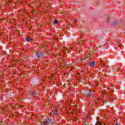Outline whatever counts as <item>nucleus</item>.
Instances as JSON below:
<instances>
[{"label": "nucleus", "mask_w": 125, "mask_h": 125, "mask_svg": "<svg viewBox=\"0 0 125 125\" xmlns=\"http://www.w3.org/2000/svg\"><path fill=\"white\" fill-rule=\"evenodd\" d=\"M94 65H95V62H89V66H90V67H93Z\"/></svg>", "instance_id": "4"}, {"label": "nucleus", "mask_w": 125, "mask_h": 125, "mask_svg": "<svg viewBox=\"0 0 125 125\" xmlns=\"http://www.w3.org/2000/svg\"><path fill=\"white\" fill-rule=\"evenodd\" d=\"M57 55H60V54H57V55H55V58L57 57Z\"/></svg>", "instance_id": "15"}, {"label": "nucleus", "mask_w": 125, "mask_h": 125, "mask_svg": "<svg viewBox=\"0 0 125 125\" xmlns=\"http://www.w3.org/2000/svg\"><path fill=\"white\" fill-rule=\"evenodd\" d=\"M36 125H42V122H38L37 123Z\"/></svg>", "instance_id": "10"}, {"label": "nucleus", "mask_w": 125, "mask_h": 125, "mask_svg": "<svg viewBox=\"0 0 125 125\" xmlns=\"http://www.w3.org/2000/svg\"><path fill=\"white\" fill-rule=\"evenodd\" d=\"M107 21H109V18L107 19Z\"/></svg>", "instance_id": "21"}, {"label": "nucleus", "mask_w": 125, "mask_h": 125, "mask_svg": "<svg viewBox=\"0 0 125 125\" xmlns=\"http://www.w3.org/2000/svg\"><path fill=\"white\" fill-rule=\"evenodd\" d=\"M1 20L3 21V20H5V19H2Z\"/></svg>", "instance_id": "16"}, {"label": "nucleus", "mask_w": 125, "mask_h": 125, "mask_svg": "<svg viewBox=\"0 0 125 125\" xmlns=\"http://www.w3.org/2000/svg\"><path fill=\"white\" fill-rule=\"evenodd\" d=\"M67 50H68V49H67L66 47H62V52H63V53H66L67 52Z\"/></svg>", "instance_id": "2"}, {"label": "nucleus", "mask_w": 125, "mask_h": 125, "mask_svg": "<svg viewBox=\"0 0 125 125\" xmlns=\"http://www.w3.org/2000/svg\"><path fill=\"white\" fill-rule=\"evenodd\" d=\"M58 23V21L57 20H55L54 21V24H57Z\"/></svg>", "instance_id": "9"}, {"label": "nucleus", "mask_w": 125, "mask_h": 125, "mask_svg": "<svg viewBox=\"0 0 125 125\" xmlns=\"http://www.w3.org/2000/svg\"><path fill=\"white\" fill-rule=\"evenodd\" d=\"M120 45L119 46V47H121V45H122V44H120Z\"/></svg>", "instance_id": "17"}, {"label": "nucleus", "mask_w": 125, "mask_h": 125, "mask_svg": "<svg viewBox=\"0 0 125 125\" xmlns=\"http://www.w3.org/2000/svg\"><path fill=\"white\" fill-rule=\"evenodd\" d=\"M18 31H19L20 30H18Z\"/></svg>", "instance_id": "25"}, {"label": "nucleus", "mask_w": 125, "mask_h": 125, "mask_svg": "<svg viewBox=\"0 0 125 125\" xmlns=\"http://www.w3.org/2000/svg\"><path fill=\"white\" fill-rule=\"evenodd\" d=\"M31 95H32V96L35 95V92H32L31 93Z\"/></svg>", "instance_id": "12"}, {"label": "nucleus", "mask_w": 125, "mask_h": 125, "mask_svg": "<svg viewBox=\"0 0 125 125\" xmlns=\"http://www.w3.org/2000/svg\"><path fill=\"white\" fill-rule=\"evenodd\" d=\"M53 77H54V74L52 75L51 76H46L45 79H49V80H50L51 79H53Z\"/></svg>", "instance_id": "5"}, {"label": "nucleus", "mask_w": 125, "mask_h": 125, "mask_svg": "<svg viewBox=\"0 0 125 125\" xmlns=\"http://www.w3.org/2000/svg\"><path fill=\"white\" fill-rule=\"evenodd\" d=\"M42 82H44V79L42 80Z\"/></svg>", "instance_id": "20"}, {"label": "nucleus", "mask_w": 125, "mask_h": 125, "mask_svg": "<svg viewBox=\"0 0 125 125\" xmlns=\"http://www.w3.org/2000/svg\"><path fill=\"white\" fill-rule=\"evenodd\" d=\"M36 55L38 57H42V50L37 52Z\"/></svg>", "instance_id": "1"}, {"label": "nucleus", "mask_w": 125, "mask_h": 125, "mask_svg": "<svg viewBox=\"0 0 125 125\" xmlns=\"http://www.w3.org/2000/svg\"><path fill=\"white\" fill-rule=\"evenodd\" d=\"M63 59H64V58L63 57V56H62V58L59 59V60H58V61H60L61 62H63L64 61L63 60Z\"/></svg>", "instance_id": "6"}, {"label": "nucleus", "mask_w": 125, "mask_h": 125, "mask_svg": "<svg viewBox=\"0 0 125 125\" xmlns=\"http://www.w3.org/2000/svg\"><path fill=\"white\" fill-rule=\"evenodd\" d=\"M80 42H77V43H76V44H78V43H79Z\"/></svg>", "instance_id": "18"}, {"label": "nucleus", "mask_w": 125, "mask_h": 125, "mask_svg": "<svg viewBox=\"0 0 125 125\" xmlns=\"http://www.w3.org/2000/svg\"><path fill=\"white\" fill-rule=\"evenodd\" d=\"M102 124H101V122L100 121H97V125H101Z\"/></svg>", "instance_id": "8"}, {"label": "nucleus", "mask_w": 125, "mask_h": 125, "mask_svg": "<svg viewBox=\"0 0 125 125\" xmlns=\"http://www.w3.org/2000/svg\"><path fill=\"white\" fill-rule=\"evenodd\" d=\"M76 121H78V120H77V119H76Z\"/></svg>", "instance_id": "23"}, {"label": "nucleus", "mask_w": 125, "mask_h": 125, "mask_svg": "<svg viewBox=\"0 0 125 125\" xmlns=\"http://www.w3.org/2000/svg\"><path fill=\"white\" fill-rule=\"evenodd\" d=\"M99 48L101 47V46H99Z\"/></svg>", "instance_id": "19"}, {"label": "nucleus", "mask_w": 125, "mask_h": 125, "mask_svg": "<svg viewBox=\"0 0 125 125\" xmlns=\"http://www.w3.org/2000/svg\"><path fill=\"white\" fill-rule=\"evenodd\" d=\"M16 64H17V63L14 62V64H13V67H15V65H16Z\"/></svg>", "instance_id": "13"}, {"label": "nucleus", "mask_w": 125, "mask_h": 125, "mask_svg": "<svg viewBox=\"0 0 125 125\" xmlns=\"http://www.w3.org/2000/svg\"><path fill=\"white\" fill-rule=\"evenodd\" d=\"M32 39H30V37L27 36L26 41L27 42H32Z\"/></svg>", "instance_id": "3"}, {"label": "nucleus", "mask_w": 125, "mask_h": 125, "mask_svg": "<svg viewBox=\"0 0 125 125\" xmlns=\"http://www.w3.org/2000/svg\"><path fill=\"white\" fill-rule=\"evenodd\" d=\"M19 62H17V64H19Z\"/></svg>", "instance_id": "22"}, {"label": "nucleus", "mask_w": 125, "mask_h": 125, "mask_svg": "<svg viewBox=\"0 0 125 125\" xmlns=\"http://www.w3.org/2000/svg\"><path fill=\"white\" fill-rule=\"evenodd\" d=\"M67 49L69 50H71V49H72V47H70Z\"/></svg>", "instance_id": "14"}, {"label": "nucleus", "mask_w": 125, "mask_h": 125, "mask_svg": "<svg viewBox=\"0 0 125 125\" xmlns=\"http://www.w3.org/2000/svg\"><path fill=\"white\" fill-rule=\"evenodd\" d=\"M87 94L89 96V97H91V92H89Z\"/></svg>", "instance_id": "11"}, {"label": "nucleus", "mask_w": 125, "mask_h": 125, "mask_svg": "<svg viewBox=\"0 0 125 125\" xmlns=\"http://www.w3.org/2000/svg\"><path fill=\"white\" fill-rule=\"evenodd\" d=\"M63 74L65 75V73L64 72Z\"/></svg>", "instance_id": "24"}, {"label": "nucleus", "mask_w": 125, "mask_h": 125, "mask_svg": "<svg viewBox=\"0 0 125 125\" xmlns=\"http://www.w3.org/2000/svg\"><path fill=\"white\" fill-rule=\"evenodd\" d=\"M101 62L102 63L101 64V67H102L103 68L105 66V63L103 62V61H101Z\"/></svg>", "instance_id": "7"}]
</instances>
